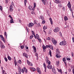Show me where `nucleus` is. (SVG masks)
Here are the masks:
<instances>
[{
	"label": "nucleus",
	"mask_w": 74,
	"mask_h": 74,
	"mask_svg": "<svg viewBox=\"0 0 74 74\" xmlns=\"http://www.w3.org/2000/svg\"><path fill=\"white\" fill-rule=\"evenodd\" d=\"M6 3H8V0H6Z\"/></svg>",
	"instance_id": "63"
},
{
	"label": "nucleus",
	"mask_w": 74,
	"mask_h": 74,
	"mask_svg": "<svg viewBox=\"0 0 74 74\" xmlns=\"http://www.w3.org/2000/svg\"><path fill=\"white\" fill-rule=\"evenodd\" d=\"M36 38L37 39H38V38H39V37H40V36H39L38 34H36Z\"/></svg>",
	"instance_id": "30"
},
{
	"label": "nucleus",
	"mask_w": 74,
	"mask_h": 74,
	"mask_svg": "<svg viewBox=\"0 0 74 74\" xmlns=\"http://www.w3.org/2000/svg\"><path fill=\"white\" fill-rule=\"evenodd\" d=\"M1 48L3 49V48H5V46L3 45L2 42L1 43Z\"/></svg>",
	"instance_id": "10"
},
{
	"label": "nucleus",
	"mask_w": 74,
	"mask_h": 74,
	"mask_svg": "<svg viewBox=\"0 0 74 74\" xmlns=\"http://www.w3.org/2000/svg\"><path fill=\"white\" fill-rule=\"evenodd\" d=\"M42 1V2L43 4H44V5H45V1L44 0H41Z\"/></svg>",
	"instance_id": "26"
},
{
	"label": "nucleus",
	"mask_w": 74,
	"mask_h": 74,
	"mask_svg": "<svg viewBox=\"0 0 74 74\" xmlns=\"http://www.w3.org/2000/svg\"><path fill=\"white\" fill-rule=\"evenodd\" d=\"M24 71L26 73H27V69H25L24 70Z\"/></svg>",
	"instance_id": "34"
},
{
	"label": "nucleus",
	"mask_w": 74,
	"mask_h": 74,
	"mask_svg": "<svg viewBox=\"0 0 74 74\" xmlns=\"http://www.w3.org/2000/svg\"><path fill=\"white\" fill-rule=\"evenodd\" d=\"M18 63H19L20 64H21V63H22V62L21 61V60H19L18 61Z\"/></svg>",
	"instance_id": "41"
},
{
	"label": "nucleus",
	"mask_w": 74,
	"mask_h": 74,
	"mask_svg": "<svg viewBox=\"0 0 74 74\" xmlns=\"http://www.w3.org/2000/svg\"><path fill=\"white\" fill-rule=\"evenodd\" d=\"M0 9L1 10V11H2V6H0Z\"/></svg>",
	"instance_id": "50"
},
{
	"label": "nucleus",
	"mask_w": 74,
	"mask_h": 74,
	"mask_svg": "<svg viewBox=\"0 0 74 74\" xmlns=\"http://www.w3.org/2000/svg\"><path fill=\"white\" fill-rule=\"evenodd\" d=\"M24 48V46H21V49H23Z\"/></svg>",
	"instance_id": "42"
},
{
	"label": "nucleus",
	"mask_w": 74,
	"mask_h": 74,
	"mask_svg": "<svg viewBox=\"0 0 74 74\" xmlns=\"http://www.w3.org/2000/svg\"><path fill=\"white\" fill-rule=\"evenodd\" d=\"M49 47L50 49H51L52 50H53V46L52 45H49Z\"/></svg>",
	"instance_id": "14"
},
{
	"label": "nucleus",
	"mask_w": 74,
	"mask_h": 74,
	"mask_svg": "<svg viewBox=\"0 0 74 74\" xmlns=\"http://www.w3.org/2000/svg\"><path fill=\"white\" fill-rule=\"evenodd\" d=\"M23 56H25V58H26L27 59L28 58V55L25 53H24L23 54Z\"/></svg>",
	"instance_id": "6"
},
{
	"label": "nucleus",
	"mask_w": 74,
	"mask_h": 74,
	"mask_svg": "<svg viewBox=\"0 0 74 74\" xmlns=\"http://www.w3.org/2000/svg\"><path fill=\"white\" fill-rule=\"evenodd\" d=\"M72 56L73 57H74V54L73 53V52L71 53Z\"/></svg>",
	"instance_id": "56"
},
{
	"label": "nucleus",
	"mask_w": 74,
	"mask_h": 74,
	"mask_svg": "<svg viewBox=\"0 0 74 74\" xmlns=\"http://www.w3.org/2000/svg\"><path fill=\"white\" fill-rule=\"evenodd\" d=\"M45 47H46V48H49V45L48 46V45H46V46H45Z\"/></svg>",
	"instance_id": "55"
},
{
	"label": "nucleus",
	"mask_w": 74,
	"mask_h": 74,
	"mask_svg": "<svg viewBox=\"0 0 74 74\" xmlns=\"http://www.w3.org/2000/svg\"><path fill=\"white\" fill-rule=\"evenodd\" d=\"M67 43H66V41H64L61 42L60 43V45H66Z\"/></svg>",
	"instance_id": "1"
},
{
	"label": "nucleus",
	"mask_w": 74,
	"mask_h": 74,
	"mask_svg": "<svg viewBox=\"0 0 74 74\" xmlns=\"http://www.w3.org/2000/svg\"><path fill=\"white\" fill-rule=\"evenodd\" d=\"M47 67L49 69H52V65L50 64H49L47 66Z\"/></svg>",
	"instance_id": "7"
},
{
	"label": "nucleus",
	"mask_w": 74,
	"mask_h": 74,
	"mask_svg": "<svg viewBox=\"0 0 74 74\" xmlns=\"http://www.w3.org/2000/svg\"><path fill=\"white\" fill-rule=\"evenodd\" d=\"M47 29V27H46L44 26L43 27V29H44V30H45V29Z\"/></svg>",
	"instance_id": "36"
},
{
	"label": "nucleus",
	"mask_w": 74,
	"mask_h": 74,
	"mask_svg": "<svg viewBox=\"0 0 74 74\" xmlns=\"http://www.w3.org/2000/svg\"><path fill=\"white\" fill-rule=\"evenodd\" d=\"M1 39L3 41H4V37L2 38H1Z\"/></svg>",
	"instance_id": "57"
},
{
	"label": "nucleus",
	"mask_w": 74,
	"mask_h": 74,
	"mask_svg": "<svg viewBox=\"0 0 74 74\" xmlns=\"http://www.w3.org/2000/svg\"><path fill=\"white\" fill-rule=\"evenodd\" d=\"M10 23H14V22L13 21V18H12L11 19V20H10Z\"/></svg>",
	"instance_id": "20"
},
{
	"label": "nucleus",
	"mask_w": 74,
	"mask_h": 74,
	"mask_svg": "<svg viewBox=\"0 0 74 74\" xmlns=\"http://www.w3.org/2000/svg\"><path fill=\"white\" fill-rule=\"evenodd\" d=\"M38 26H39V27H41V25H40V23H38Z\"/></svg>",
	"instance_id": "53"
},
{
	"label": "nucleus",
	"mask_w": 74,
	"mask_h": 74,
	"mask_svg": "<svg viewBox=\"0 0 74 74\" xmlns=\"http://www.w3.org/2000/svg\"><path fill=\"white\" fill-rule=\"evenodd\" d=\"M62 10L64 11H65V8H64V7H63L62 8Z\"/></svg>",
	"instance_id": "44"
},
{
	"label": "nucleus",
	"mask_w": 74,
	"mask_h": 74,
	"mask_svg": "<svg viewBox=\"0 0 74 74\" xmlns=\"http://www.w3.org/2000/svg\"><path fill=\"white\" fill-rule=\"evenodd\" d=\"M49 54L50 55V56L51 57H52V52H51V50H49Z\"/></svg>",
	"instance_id": "21"
},
{
	"label": "nucleus",
	"mask_w": 74,
	"mask_h": 74,
	"mask_svg": "<svg viewBox=\"0 0 74 74\" xmlns=\"http://www.w3.org/2000/svg\"><path fill=\"white\" fill-rule=\"evenodd\" d=\"M6 34H7V32H5L4 33V34L5 36H6V38H7V35Z\"/></svg>",
	"instance_id": "39"
},
{
	"label": "nucleus",
	"mask_w": 74,
	"mask_h": 74,
	"mask_svg": "<svg viewBox=\"0 0 74 74\" xmlns=\"http://www.w3.org/2000/svg\"><path fill=\"white\" fill-rule=\"evenodd\" d=\"M72 40L73 42H74V37L72 38Z\"/></svg>",
	"instance_id": "58"
},
{
	"label": "nucleus",
	"mask_w": 74,
	"mask_h": 74,
	"mask_svg": "<svg viewBox=\"0 0 74 74\" xmlns=\"http://www.w3.org/2000/svg\"><path fill=\"white\" fill-rule=\"evenodd\" d=\"M21 68H19L18 69V71H21Z\"/></svg>",
	"instance_id": "61"
},
{
	"label": "nucleus",
	"mask_w": 74,
	"mask_h": 74,
	"mask_svg": "<svg viewBox=\"0 0 74 74\" xmlns=\"http://www.w3.org/2000/svg\"><path fill=\"white\" fill-rule=\"evenodd\" d=\"M43 65L45 70H47V66H46V65H45V63H44L43 64Z\"/></svg>",
	"instance_id": "18"
},
{
	"label": "nucleus",
	"mask_w": 74,
	"mask_h": 74,
	"mask_svg": "<svg viewBox=\"0 0 74 74\" xmlns=\"http://www.w3.org/2000/svg\"><path fill=\"white\" fill-rule=\"evenodd\" d=\"M9 17L10 18H11V19H12V16H11L10 15L9 16Z\"/></svg>",
	"instance_id": "54"
},
{
	"label": "nucleus",
	"mask_w": 74,
	"mask_h": 74,
	"mask_svg": "<svg viewBox=\"0 0 74 74\" xmlns=\"http://www.w3.org/2000/svg\"><path fill=\"white\" fill-rule=\"evenodd\" d=\"M35 8H34V7H33V8H32V10L33 11H34V9Z\"/></svg>",
	"instance_id": "60"
},
{
	"label": "nucleus",
	"mask_w": 74,
	"mask_h": 74,
	"mask_svg": "<svg viewBox=\"0 0 74 74\" xmlns=\"http://www.w3.org/2000/svg\"><path fill=\"white\" fill-rule=\"evenodd\" d=\"M59 3V4L58 5V7H62V4H61V3Z\"/></svg>",
	"instance_id": "28"
},
{
	"label": "nucleus",
	"mask_w": 74,
	"mask_h": 74,
	"mask_svg": "<svg viewBox=\"0 0 74 74\" xmlns=\"http://www.w3.org/2000/svg\"><path fill=\"white\" fill-rule=\"evenodd\" d=\"M73 74H74V69H73Z\"/></svg>",
	"instance_id": "64"
},
{
	"label": "nucleus",
	"mask_w": 74,
	"mask_h": 74,
	"mask_svg": "<svg viewBox=\"0 0 74 74\" xmlns=\"http://www.w3.org/2000/svg\"><path fill=\"white\" fill-rule=\"evenodd\" d=\"M33 37V35H32L30 37V39H32Z\"/></svg>",
	"instance_id": "38"
},
{
	"label": "nucleus",
	"mask_w": 74,
	"mask_h": 74,
	"mask_svg": "<svg viewBox=\"0 0 74 74\" xmlns=\"http://www.w3.org/2000/svg\"><path fill=\"white\" fill-rule=\"evenodd\" d=\"M51 30H50L49 31V34H51Z\"/></svg>",
	"instance_id": "37"
},
{
	"label": "nucleus",
	"mask_w": 74,
	"mask_h": 74,
	"mask_svg": "<svg viewBox=\"0 0 74 74\" xmlns=\"http://www.w3.org/2000/svg\"><path fill=\"white\" fill-rule=\"evenodd\" d=\"M40 18H41L42 20V21H43V20H44V17H43V16L41 15L40 16Z\"/></svg>",
	"instance_id": "23"
},
{
	"label": "nucleus",
	"mask_w": 74,
	"mask_h": 74,
	"mask_svg": "<svg viewBox=\"0 0 74 74\" xmlns=\"http://www.w3.org/2000/svg\"><path fill=\"white\" fill-rule=\"evenodd\" d=\"M8 58L9 60H11V58L9 56H8Z\"/></svg>",
	"instance_id": "24"
},
{
	"label": "nucleus",
	"mask_w": 74,
	"mask_h": 74,
	"mask_svg": "<svg viewBox=\"0 0 74 74\" xmlns=\"http://www.w3.org/2000/svg\"><path fill=\"white\" fill-rule=\"evenodd\" d=\"M32 47L34 49V52H36V48L34 47V46H32Z\"/></svg>",
	"instance_id": "16"
},
{
	"label": "nucleus",
	"mask_w": 74,
	"mask_h": 74,
	"mask_svg": "<svg viewBox=\"0 0 74 74\" xmlns=\"http://www.w3.org/2000/svg\"><path fill=\"white\" fill-rule=\"evenodd\" d=\"M56 56L57 58H60V57H61V56H60L59 55H56Z\"/></svg>",
	"instance_id": "22"
},
{
	"label": "nucleus",
	"mask_w": 74,
	"mask_h": 74,
	"mask_svg": "<svg viewBox=\"0 0 74 74\" xmlns=\"http://www.w3.org/2000/svg\"><path fill=\"white\" fill-rule=\"evenodd\" d=\"M42 23H43V24H44V23H45V21H43L42 22Z\"/></svg>",
	"instance_id": "47"
},
{
	"label": "nucleus",
	"mask_w": 74,
	"mask_h": 74,
	"mask_svg": "<svg viewBox=\"0 0 74 74\" xmlns=\"http://www.w3.org/2000/svg\"><path fill=\"white\" fill-rule=\"evenodd\" d=\"M37 71L39 73V74H41V72H40V69L39 68H37Z\"/></svg>",
	"instance_id": "12"
},
{
	"label": "nucleus",
	"mask_w": 74,
	"mask_h": 74,
	"mask_svg": "<svg viewBox=\"0 0 74 74\" xmlns=\"http://www.w3.org/2000/svg\"><path fill=\"white\" fill-rule=\"evenodd\" d=\"M21 71H22V73H24V70L23 69H21Z\"/></svg>",
	"instance_id": "46"
},
{
	"label": "nucleus",
	"mask_w": 74,
	"mask_h": 74,
	"mask_svg": "<svg viewBox=\"0 0 74 74\" xmlns=\"http://www.w3.org/2000/svg\"><path fill=\"white\" fill-rule=\"evenodd\" d=\"M14 64L15 66H16V62H14Z\"/></svg>",
	"instance_id": "59"
},
{
	"label": "nucleus",
	"mask_w": 74,
	"mask_h": 74,
	"mask_svg": "<svg viewBox=\"0 0 74 74\" xmlns=\"http://www.w3.org/2000/svg\"><path fill=\"white\" fill-rule=\"evenodd\" d=\"M27 64L31 66H33V64H32V63L30 62H29L28 60H27Z\"/></svg>",
	"instance_id": "9"
},
{
	"label": "nucleus",
	"mask_w": 74,
	"mask_h": 74,
	"mask_svg": "<svg viewBox=\"0 0 74 74\" xmlns=\"http://www.w3.org/2000/svg\"><path fill=\"white\" fill-rule=\"evenodd\" d=\"M47 40H51V38L49 37H48L47 38Z\"/></svg>",
	"instance_id": "52"
},
{
	"label": "nucleus",
	"mask_w": 74,
	"mask_h": 74,
	"mask_svg": "<svg viewBox=\"0 0 74 74\" xmlns=\"http://www.w3.org/2000/svg\"><path fill=\"white\" fill-rule=\"evenodd\" d=\"M32 34H33V35H34V34H35V33H34V31H32Z\"/></svg>",
	"instance_id": "49"
},
{
	"label": "nucleus",
	"mask_w": 74,
	"mask_h": 74,
	"mask_svg": "<svg viewBox=\"0 0 74 74\" xmlns=\"http://www.w3.org/2000/svg\"><path fill=\"white\" fill-rule=\"evenodd\" d=\"M29 8L30 10H32V7L29 5Z\"/></svg>",
	"instance_id": "25"
},
{
	"label": "nucleus",
	"mask_w": 74,
	"mask_h": 74,
	"mask_svg": "<svg viewBox=\"0 0 74 74\" xmlns=\"http://www.w3.org/2000/svg\"><path fill=\"white\" fill-rule=\"evenodd\" d=\"M60 54V52H59V51H56V55H59Z\"/></svg>",
	"instance_id": "15"
},
{
	"label": "nucleus",
	"mask_w": 74,
	"mask_h": 74,
	"mask_svg": "<svg viewBox=\"0 0 74 74\" xmlns=\"http://www.w3.org/2000/svg\"><path fill=\"white\" fill-rule=\"evenodd\" d=\"M31 14H34V11L32 12H31Z\"/></svg>",
	"instance_id": "62"
},
{
	"label": "nucleus",
	"mask_w": 74,
	"mask_h": 74,
	"mask_svg": "<svg viewBox=\"0 0 74 74\" xmlns=\"http://www.w3.org/2000/svg\"><path fill=\"white\" fill-rule=\"evenodd\" d=\"M28 27H32V26H33L34 24L32 23H29L28 24Z\"/></svg>",
	"instance_id": "4"
},
{
	"label": "nucleus",
	"mask_w": 74,
	"mask_h": 74,
	"mask_svg": "<svg viewBox=\"0 0 74 74\" xmlns=\"http://www.w3.org/2000/svg\"><path fill=\"white\" fill-rule=\"evenodd\" d=\"M32 70H33L34 71H36V69L34 68H32Z\"/></svg>",
	"instance_id": "33"
},
{
	"label": "nucleus",
	"mask_w": 74,
	"mask_h": 74,
	"mask_svg": "<svg viewBox=\"0 0 74 74\" xmlns=\"http://www.w3.org/2000/svg\"><path fill=\"white\" fill-rule=\"evenodd\" d=\"M63 62H65V61H66V59L65 58H63Z\"/></svg>",
	"instance_id": "51"
},
{
	"label": "nucleus",
	"mask_w": 74,
	"mask_h": 74,
	"mask_svg": "<svg viewBox=\"0 0 74 74\" xmlns=\"http://www.w3.org/2000/svg\"><path fill=\"white\" fill-rule=\"evenodd\" d=\"M36 3H34V8H36Z\"/></svg>",
	"instance_id": "43"
},
{
	"label": "nucleus",
	"mask_w": 74,
	"mask_h": 74,
	"mask_svg": "<svg viewBox=\"0 0 74 74\" xmlns=\"http://www.w3.org/2000/svg\"><path fill=\"white\" fill-rule=\"evenodd\" d=\"M56 64H57V65H59V61H56Z\"/></svg>",
	"instance_id": "29"
},
{
	"label": "nucleus",
	"mask_w": 74,
	"mask_h": 74,
	"mask_svg": "<svg viewBox=\"0 0 74 74\" xmlns=\"http://www.w3.org/2000/svg\"><path fill=\"white\" fill-rule=\"evenodd\" d=\"M27 2V0H25L24 4H25V6H26Z\"/></svg>",
	"instance_id": "31"
},
{
	"label": "nucleus",
	"mask_w": 74,
	"mask_h": 74,
	"mask_svg": "<svg viewBox=\"0 0 74 74\" xmlns=\"http://www.w3.org/2000/svg\"><path fill=\"white\" fill-rule=\"evenodd\" d=\"M64 19L65 21H67V20H68V18H67V17L66 16H65V17H64Z\"/></svg>",
	"instance_id": "19"
},
{
	"label": "nucleus",
	"mask_w": 74,
	"mask_h": 74,
	"mask_svg": "<svg viewBox=\"0 0 74 74\" xmlns=\"http://www.w3.org/2000/svg\"><path fill=\"white\" fill-rule=\"evenodd\" d=\"M54 70V71H55V68L54 67H53L52 68V71H53Z\"/></svg>",
	"instance_id": "45"
},
{
	"label": "nucleus",
	"mask_w": 74,
	"mask_h": 74,
	"mask_svg": "<svg viewBox=\"0 0 74 74\" xmlns=\"http://www.w3.org/2000/svg\"><path fill=\"white\" fill-rule=\"evenodd\" d=\"M56 3H57V4H58V3H60V1H59L58 0H56L55 1Z\"/></svg>",
	"instance_id": "13"
},
{
	"label": "nucleus",
	"mask_w": 74,
	"mask_h": 74,
	"mask_svg": "<svg viewBox=\"0 0 74 74\" xmlns=\"http://www.w3.org/2000/svg\"><path fill=\"white\" fill-rule=\"evenodd\" d=\"M69 8V9L70 10H71V4H70V2H69L68 4H67Z\"/></svg>",
	"instance_id": "8"
},
{
	"label": "nucleus",
	"mask_w": 74,
	"mask_h": 74,
	"mask_svg": "<svg viewBox=\"0 0 74 74\" xmlns=\"http://www.w3.org/2000/svg\"><path fill=\"white\" fill-rule=\"evenodd\" d=\"M42 48H43V49H44V50H45V49H46V47L44 45H43Z\"/></svg>",
	"instance_id": "27"
},
{
	"label": "nucleus",
	"mask_w": 74,
	"mask_h": 74,
	"mask_svg": "<svg viewBox=\"0 0 74 74\" xmlns=\"http://www.w3.org/2000/svg\"><path fill=\"white\" fill-rule=\"evenodd\" d=\"M38 39V40H39V42H41V39H40L39 38H38V39Z\"/></svg>",
	"instance_id": "40"
},
{
	"label": "nucleus",
	"mask_w": 74,
	"mask_h": 74,
	"mask_svg": "<svg viewBox=\"0 0 74 74\" xmlns=\"http://www.w3.org/2000/svg\"><path fill=\"white\" fill-rule=\"evenodd\" d=\"M54 31L55 33H57V32H58L59 31V28L58 27H57L54 30Z\"/></svg>",
	"instance_id": "5"
},
{
	"label": "nucleus",
	"mask_w": 74,
	"mask_h": 74,
	"mask_svg": "<svg viewBox=\"0 0 74 74\" xmlns=\"http://www.w3.org/2000/svg\"><path fill=\"white\" fill-rule=\"evenodd\" d=\"M52 41L53 42V43L54 45H56V43H57V41L56 40H55V39L53 38L52 39Z\"/></svg>",
	"instance_id": "2"
},
{
	"label": "nucleus",
	"mask_w": 74,
	"mask_h": 74,
	"mask_svg": "<svg viewBox=\"0 0 74 74\" xmlns=\"http://www.w3.org/2000/svg\"><path fill=\"white\" fill-rule=\"evenodd\" d=\"M66 60H70V58H67V57H66Z\"/></svg>",
	"instance_id": "48"
},
{
	"label": "nucleus",
	"mask_w": 74,
	"mask_h": 74,
	"mask_svg": "<svg viewBox=\"0 0 74 74\" xmlns=\"http://www.w3.org/2000/svg\"><path fill=\"white\" fill-rule=\"evenodd\" d=\"M46 61L47 63L48 64H51V62H50L48 60V57H46Z\"/></svg>",
	"instance_id": "3"
},
{
	"label": "nucleus",
	"mask_w": 74,
	"mask_h": 74,
	"mask_svg": "<svg viewBox=\"0 0 74 74\" xmlns=\"http://www.w3.org/2000/svg\"><path fill=\"white\" fill-rule=\"evenodd\" d=\"M12 5H11V6H10V11H11V12H12V11H13V9H12Z\"/></svg>",
	"instance_id": "11"
},
{
	"label": "nucleus",
	"mask_w": 74,
	"mask_h": 74,
	"mask_svg": "<svg viewBox=\"0 0 74 74\" xmlns=\"http://www.w3.org/2000/svg\"><path fill=\"white\" fill-rule=\"evenodd\" d=\"M4 59H5V62H7V61H8V60L7 59V58H5Z\"/></svg>",
	"instance_id": "35"
},
{
	"label": "nucleus",
	"mask_w": 74,
	"mask_h": 74,
	"mask_svg": "<svg viewBox=\"0 0 74 74\" xmlns=\"http://www.w3.org/2000/svg\"><path fill=\"white\" fill-rule=\"evenodd\" d=\"M34 24H36L37 25V21L36 20H34Z\"/></svg>",
	"instance_id": "32"
},
{
	"label": "nucleus",
	"mask_w": 74,
	"mask_h": 74,
	"mask_svg": "<svg viewBox=\"0 0 74 74\" xmlns=\"http://www.w3.org/2000/svg\"><path fill=\"white\" fill-rule=\"evenodd\" d=\"M49 20L50 21V22L51 25H52L53 24V22L52 21V18H50Z\"/></svg>",
	"instance_id": "17"
}]
</instances>
